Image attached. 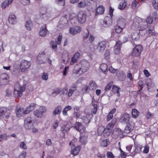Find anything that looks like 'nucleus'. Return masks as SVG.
Instances as JSON below:
<instances>
[{
  "mask_svg": "<svg viewBox=\"0 0 158 158\" xmlns=\"http://www.w3.org/2000/svg\"><path fill=\"white\" fill-rule=\"evenodd\" d=\"M120 89V88H118L117 86H115L114 85H113L112 87V91L114 93L117 94V95L118 96H119V90Z\"/></svg>",
  "mask_w": 158,
  "mask_h": 158,
  "instance_id": "nucleus-32",
  "label": "nucleus"
},
{
  "mask_svg": "<svg viewBox=\"0 0 158 158\" xmlns=\"http://www.w3.org/2000/svg\"><path fill=\"white\" fill-rule=\"evenodd\" d=\"M32 125V123L24 124V127L26 129H31Z\"/></svg>",
  "mask_w": 158,
  "mask_h": 158,
  "instance_id": "nucleus-63",
  "label": "nucleus"
},
{
  "mask_svg": "<svg viewBox=\"0 0 158 158\" xmlns=\"http://www.w3.org/2000/svg\"><path fill=\"white\" fill-rule=\"evenodd\" d=\"M122 132L121 129L118 128H115L112 134V137L115 139H118L119 137L120 138L122 136Z\"/></svg>",
  "mask_w": 158,
  "mask_h": 158,
  "instance_id": "nucleus-9",
  "label": "nucleus"
},
{
  "mask_svg": "<svg viewBox=\"0 0 158 158\" xmlns=\"http://www.w3.org/2000/svg\"><path fill=\"white\" fill-rule=\"evenodd\" d=\"M133 25L139 28V30H144L147 27V22L146 20L138 17L134 19Z\"/></svg>",
  "mask_w": 158,
  "mask_h": 158,
  "instance_id": "nucleus-2",
  "label": "nucleus"
},
{
  "mask_svg": "<svg viewBox=\"0 0 158 158\" xmlns=\"http://www.w3.org/2000/svg\"><path fill=\"white\" fill-rule=\"evenodd\" d=\"M100 68L101 70L105 74L106 73L107 70V65L105 63H102L100 65Z\"/></svg>",
  "mask_w": 158,
  "mask_h": 158,
  "instance_id": "nucleus-29",
  "label": "nucleus"
},
{
  "mask_svg": "<svg viewBox=\"0 0 158 158\" xmlns=\"http://www.w3.org/2000/svg\"><path fill=\"white\" fill-rule=\"evenodd\" d=\"M116 111V109L115 108L113 109L108 114L106 118L107 121H109L112 119L113 117V114Z\"/></svg>",
  "mask_w": 158,
  "mask_h": 158,
  "instance_id": "nucleus-26",
  "label": "nucleus"
},
{
  "mask_svg": "<svg viewBox=\"0 0 158 158\" xmlns=\"http://www.w3.org/2000/svg\"><path fill=\"white\" fill-rule=\"evenodd\" d=\"M112 23V17L106 16L103 21L104 25L105 27H108L111 25Z\"/></svg>",
  "mask_w": 158,
  "mask_h": 158,
  "instance_id": "nucleus-14",
  "label": "nucleus"
},
{
  "mask_svg": "<svg viewBox=\"0 0 158 158\" xmlns=\"http://www.w3.org/2000/svg\"><path fill=\"white\" fill-rule=\"evenodd\" d=\"M20 148L23 149H26L27 148V147L26 143L23 142L21 143L20 145Z\"/></svg>",
  "mask_w": 158,
  "mask_h": 158,
  "instance_id": "nucleus-56",
  "label": "nucleus"
},
{
  "mask_svg": "<svg viewBox=\"0 0 158 158\" xmlns=\"http://www.w3.org/2000/svg\"><path fill=\"white\" fill-rule=\"evenodd\" d=\"M77 86L76 85H73L70 88L69 91L68 93V96L69 97L71 96L74 92L77 89Z\"/></svg>",
  "mask_w": 158,
  "mask_h": 158,
  "instance_id": "nucleus-24",
  "label": "nucleus"
},
{
  "mask_svg": "<svg viewBox=\"0 0 158 158\" xmlns=\"http://www.w3.org/2000/svg\"><path fill=\"white\" fill-rule=\"evenodd\" d=\"M31 23L30 21H27L25 24L26 27L27 28V30H30L31 28Z\"/></svg>",
  "mask_w": 158,
  "mask_h": 158,
  "instance_id": "nucleus-41",
  "label": "nucleus"
},
{
  "mask_svg": "<svg viewBox=\"0 0 158 158\" xmlns=\"http://www.w3.org/2000/svg\"><path fill=\"white\" fill-rule=\"evenodd\" d=\"M31 65L30 61L25 60H22L20 62V67L22 72H24L25 70L29 68Z\"/></svg>",
  "mask_w": 158,
  "mask_h": 158,
  "instance_id": "nucleus-4",
  "label": "nucleus"
},
{
  "mask_svg": "<svg viewBox=\"0 0 158 158\" xmlns=\"http://www.w3.org/2000/svg\"><path fill=\"white\" fill-rule=\"evenodd\" d=\"M130 117L129 114H124L120 118V121L122 123H126L129 121Z\"/></svg>",
  "mask_w": 158,
  "mask_h": 158,
  "instance_id": "nucleus-16",
  "label": "nucleus"
},
{
  "mask_svg": "<svg viewBox=\"0 0 158 158\" xmlns=\"http://www.w3.org/2000/svg\"><path fill=\"white\" fill-rule=\"evenodd\" d=\"M132 117L135 118H136L138 116L139 112L137 110L135 109H133L132 110Z\"/></svg>",
  "mask_w": 158,
  "mask_h": 158,
  "instance_id": "nucleus-36",
  "label": "nucleus"
},
{
  "mask_svg": "<svg viewBox=\"0 0 158 158\" xmlns=\"http://www.w3.org/2000/svg\"><path fill=\"white\" fill-rule=\"evenodd\" d=\"M80 56V53L79 52L76 53L74 56L72 58L70 64L71 65L73 64L79 58Z\"/></svg>",
  "mask_w": 158,
  "mask_h": 158,
  "instance_id": "nucleus-21",
  "label": "nucleus"
},
{
  "mask_svg": "<svg viewBox=\"0 0 158 158\" xmlns=\"http://www.w3.org/2000/svg\"><path fill=\"white\" fill-rule=\"evenodd\" d=\"M7 136L5 134L0 135V141H1L3 140L6 139Z\"/></svg>",
  "mask_w": 158,
  "mask_h": 158,
  "instance_id": "nucleus-57",
  "label": "nucleus"
},
{
  "mask_svg": "<svg viewBox=\"0 0 158 158\" xmlns=\"http://www.w3.org/2000/svg\"><path fill=\"white\" fill-rule=\"evenodd\" d=\"M106 46V43L104 41L99 42L97 45V49L99 52H103Z\"/></svg>",
  "mask_w": 158,
  "mask_h": 158,
  "instance_id": "nucleus-11",
  "label": "nucleus"
},
{
  "mask_svg": "<svg viewBox=\"0 0 158 158\" xmlns=\"http://www.w3.org/2000/svg\"><path fill=\"white\" fill-rule=\"evenodd\" d=\"M104 11V7L102 6H99L96 10V13L97 14H102Z\"/></svg>",
  "mask_w": 158,
  "mask_h": 158,
  "instance_id": "nucleus-33",
  "label": "nucleus"
},
{
  "mask_svg": "<svg viewBox=\"0 0 158 158\" xmlns=\"http://www.w3.org/2000/svg\"><path fill=\"white\" fill-rule=\"evenodd\" d=\"M24 124L32 123V120L31 117H28L24 120Z\"/></svg>",
  "mask_w": 158,
  "mask_h": 158,
  "instance_id": "nucleus-47",
  "label": "nucleus"
},
{
  "mask_svg": "<svg viewBox=\"0 0 158 158\" xmlns=\"http://www.w3.org/2000/svg\"><path fill=\"white\" fill-rule=\"evenodd\" d=\"M61 108L60 106L56 107L55 109L53 112V115L55 116L57 114H59L61 112Z\"/></svg>",
  "mask_w": 158,
  "mask_h": 158,
  "instance_id": "nucleus-34",
  "label": "nucleus"
},
{
  "mask_svg": "<svg viewBox=\"0 0 158 158\" xmlns=\"http://www.w3.org/2000/svg\"><path fill=\"white\" fill-rule=\"evenodd\" d=\"M124 28L119 27L118 26L116 25L115 27V30L117 33H120L122 30V29Z\"/></svg>",
  "mask_w": 158,
  "mask_h": 158,
  "instance_id": "nucleus-43",
  "label": "nucleus"
},
{
  "mask_svg": "<svg viewBox=\"0 0 158 158\" xmlns=\"http://www.w3.org/2000/svg\"><path fill=\"white\" fill-rule=\"evenodd\" d=\"M42 78L43 80L47 81L48 79V74L46 73H44L42 74Z\"/></svg>",
  "mask_w": 158,
  "mask_h": 158,
  "instance_id": "nucleus-49",
  "label": "nucleus"
},
{
  "mask_svg": "<svg viewBox=\"0 0 158 158\" xmlns=\"http://www.w3.org/2000/svg\"><path fill=\"white\" fill-rule=\"evenodd\" d=\"M95 102V100L93 98L92 101V105L93 107L92 109V111L93 113L94 114H96L97 110V105L94 103Z\"/></svg>",
  "mask_w": 158,
  "mask_h": 158,
  "instance_id": "nucleus-28",
  "label": "nucleus"
},
{
  "mask_svg": "<svg viewBox=\"0 0 158 158\" xmlns=\"http://www.w3.org/2000/svg\"><path fill=\"white\" fill-rule=\"evenodd\" d=\"M47 58L44 52L40 53L37 57V62L39 64H44L47 61Z\"/></svg>",
  "mask_w": 158,
  "mask_h": 158,
  "instance_id": "nucleus-6",
  "label": "nucleus"
},
{
  "mask_svg": "<svg viewBox=\"0 0 158 158\" xmlns=\"http://www.w3.org/2000/svg\"><path fill=\"white\" fill-rule=\"evenodd\" d=\"M85 6V3L84 2L81 1L77 5V6L79 8H84Z\"/></svg>",
  "mask_w": 158,
  "mask_h": 158,
  "instance_id": "nucleus-46",
  "label": "nucleus"
},
{
  "mask_svg": "<svg viewBox=\"0 0 158 158\" xmlns=\"http://www.w3.org/2000/svg\"><path fill=\"white\" fill-rule=\"evenodd\" d=\"M140 53L139 52L136 51L135 49H134L133 52L132 53V56H137L140 55Z\"/></svg>",
  "mask_w": 158,
  "mask_h": 158,
  "instance_id": "nucleus-53",
  "label": "nucleus"
},
{
  "mask_svg": "<svg viewBox=\"0 0 158 158\" xmlns=\"http://www.w3.org/2000/svg\"><path fill=\"white\" fill-rule=\"evenodd\" d=\"M134 49L136 51L139 52L140 53L143 50L142 47L140 45H137Z\"/></svg>",
  "mask_w": 158,
  "mask_h": 158,
  "instance_id": "nucleus-42",
  "label": "nucleus"
},
{
  "mask_svg": "<svg viewBox=\"0 0 158 158\" xmlns=\"http://www.w3.org/2000/svg\"><path fill=\"white\" fill-rule=\"evenodd\" d=\"M69 144L70 146H72L71 150V153L74 156L77 155L81 149V146H78L77 147H75L72 141L70 142Z\"/></svg>",
  "mask_w": 158,
  "mask_h": 158,
  "instance_id": "nucleus-5",
  "label": "nucleus"
},
{
  "mask_svg": "<svg viewBox=\"0 0 158 158\" xmlns=\"http://www.w3.org/2000/svg\"><path fill=\"white\" fill-rule=\"evenodd\" d=\"M152 5L156 9L158 8V0H153L152 2Z\"/></svg>",
  "mask_w": 158,
  "mask_h": 158,
  "instance_id": "nucleus-48",
  "label": "nucleus"
},
{
  "mask_svg": "<svg viewBox=\"0 0 158 158\" xmlns=\"http://www.w3.org/2000/svg\"><path fill=\"white\" fill-rule=\"evenodd\" d=\"M41 112L43 114V113H46L47 111V109L46 107L44 106H40L39 108Z\"/></svg>",
  "mask_w": 158,
  "mask_h": 158,
  "instance_id": "nucleus-52",
  "label": "nucleus"
},
{
  "mask_svg": "<svg viewBox=\"0 0 158 158\" xmlns=\"http://www.w3.org/2000/svg\"><path fill=\"white\" fill-rule=\"evenodd\" d=\"M75 127L81 133H83L85 129V127H83L81 124L79 122H76V123Z\"/></svg>",
  "mask_w": 158,
  "mask_h": 158,
  "instance_id": "nucleus-13",
  "label": "nucleus"
},
{
  "mask_svg": "<svg viewBox=\"0 0 158 158\" xmlns=\"http://www.w3.org/2000/svg\"><path fill=\"white\" fill-rule=\"evenodd\" d=\"M81 31V28L79 27H72L69 30L70 33L74 35L79 33Z\"/></svg>",
  "mask_w": 158,
  "mask_h": 158,
  "instance_id": "nucleus-19",
  "label": "nucleus"
},
{
  "mask_svg": "<svg viewBox=\"0 0 158 158\" xmlns=\"http://www.w3.org/2000/svg\"><path fill=\"white\" fill-rule=\"evenodd\" d=\"M97 85L95 82L93 81H91L89 85V88L90 90H94L96 89Z\"/></svg>",
  "mask_w": 158,
  "mask_h": 158,
  "instance_id": "nucleus-31",
  "label": "nucleus"
},
{
  "mask_svg": "<svg viewBox=\"0 0 158 158\" xmlns=\"http://www.w3.org/2000/svg\"><path fill=\"white\" fill-rule=\"evenodd\" d=\"M88 137L87 136L81 135L80 137V141L82 144H85L87 141Z\"/></svg>",
  "mask_w": 158,
  "mask_h": 158,
  "instance_id": "nucleus-27",
  "label": "nucleus"
},
{
  "mask_svg": "<svg viewBox=\"0 0 158 158\" xmlns=\"http://www.w3.org/2000/svg\"><path fill=\"white\" fill-rule=\"evenodd\" d=\"M6 94L5 95L6 97H10L11 96L12 92L9 89H7L6 90Z\"/></svg>",
  "mask_w": 158,
  "mask_h": 158,
  "instance_id": "nucleus-50",
  "label": "nucleus"
},
{
  "mask_svg": "<svg viewBox=\"0 0 158 158\" xmlns=\"http://www.w3.org/2000/svg\"><path fill=\"white\" fill-rule=\"evenodd\" d=\"M149 147L148 145H146L145 146L144 149L143 151V152L144 153H147L149 152Z\"/></svg>",
  "mask_w": 158,
  "mask_h": 158,
  "instance_id": "nucleus-64",
  "label": "nucleus"
},
{
  "mask_svg": "<svg viewBox=\"0 0 158 158\" xmlns=\"http://www.w3.org/2000/svg\"><path fill=\"white\" fill-rule=\"evenodd\" d=\"M126 23L125 19L122 17L119 18L118 20L117 25L123 28H124Z\"/></svg>",
  "mask_w": 158,
  "mask_h": 158,
  "instance_id": "nucleus-17",
  "label": "nucleus"
},
{
  "mask_svg": "<svg viewBox=\"0 0 158 158\" xmlns=\"http://www.w3.org/2000/svg\"><path fill=\"white\" fill-rule=\"evenodd\" d=\"M8 21L10 24H14L16 23V17L14 15H10L8 18Z\"/></svg>",
  "mask_w": 158,
  "mask_h": 158,
  "instance_id": "nucleus-25",
  "label": "nucleus"
},
{
  "mask_svg": "<svg viewBox=\"0 0 158 158\" xmlns=\"http://www.w3.org/2000/svg\"><path fill=\"white\" fill-rule=\"evenodd\" d=\"M122 44V42L120 41H118L117 42L114 48V52L116 54H117L119 53Z\"/></svg>",
  "mask_w": 158,
  "mask_h": 158,
  "instance_id": "nucleus-15",
  "label": "nucleus"
},
{
  "mask_svg": "<svg viewBox=\"0 0 158 158\" xmlns=\"http://www.w3.org/2000/svg\"><path fill=\"white\" fill-rule=\"evenodd\" d=\"M146 21L147 22V25L148 23L151 24L152 22L153 19L151 17L149 16L147 18L146 20Z\"/></svg>",
  "mask_w": 158,
  "mask_h": 158,
  "instance_id": "nucleus-60",
  "label": "nucleus"
},
{
  "mask_svg": "<svg viewBox=\"0 0 158 158\" xmlns=\"http://www.w3.org/2000/svg\"><path fill=\"white\" fill-rule=\"evenodd\" d=\"M104 128L102 126L98 128L97 132L99 135H100L102 133H103Z\"/></svg>",
  "mask_w": 158,
  "mask_h": 158,
  "instance_id": "nucleus-44",
  "label": "nucleus"
},
{
  "mask_svg": "<svg viewBox=\"0 0 158 158\" xmlns=\"http://www.w3.org/2000/svg\"><path fill=\"white\" fill-rule=\"evenodd\" d=\"M111 132L112 131L111 130H109L106 128H104L103 135L105 137H107L110 135Z\"/></svg>",
  "mask_w": 158,
  "mask_h": 158,
  "instance_id": "nucleus-37",
  "label": "nucleus"
},
{
  "mask_svg": "<svg viewBox=\"0 0 158 158\" xmlns=\"http://www.w3.org/2000/svg\"><path fill=\"white\" fill-rule=\"evenodd\" d=\"M88 89V87L87 86L85 85H83L81 91L83 94H84L87 92Z\"/></svg>",
  "mask_w": 158,
  "mask_h": 158,
  "instance_id": "nucleus-45",
  "label": "nucleus"
},
{
  "mask_svg": "<svg viewBox=\"0 0 158 158\" xmlns=\"http://www.w3.org/2000/svg\"><path fill=\"white\" fill-rule=\"evenodd\" d=\"M89 62L86 60L81 61L78 65L75 66L73 72L76 74H82L87 71L89 68Z\"/></svg>",
  "mask_w": 158,
  "mask_h": 158,
  "instance_id": "nucleus-1",
  "label": "nucleus"
},
{
  "mask_svg": "<svg viewBox=\"0 0 158 158\" xmlns=\"http://www.w3.org/2000/svg\"><path fill=\"white\" fill-rule=\"evenodd\" d=\"M60 90L59 89L56 88L54 90L53 92L52 93V94L53 95H54V96H56L58 94H59L60 92Z\"/></svg>",
  "mask_w": 158,
  "mask_h": 158,
  "instance_id": "nucleus-51",
  "label": "nucleus"
},
{
  "mask_svg": "<svg viewBox=\"0 0 158 158\" xmlns=\"http://www.w3.org/2000/svg\"><path fill=\"white\" fill-rule=\"evenodd\" d=\"M34 114L38 118H41L43 117V114L39 109L36 110L34 111Z\"/></svg>",
  "mask_w": 158,
  "mask_h": 158,
  "instance_id": "nucleus-30",
  "label": "nucleus"
},
{
  "mask_svg": "<svg viewBox=\"0 0 158 158\" xmlns=\"http://www.w3.org/2000/svg\"><path fill=\"white\" fill-rule=\"evenodd\" d=\"M62 38V35L61 33H60L58 37L56 40V44L60 45L61 44V41Z\"/></svg>",
  "mask_w": 158,
  "mask_h": 158,
  "instance_id": "nucleus-38",
  "label": "nucleus"
},
{
  "mask_svg": "<svg viewBox=\"0 0 158 158\" xmlns=\"http://www.w3.org/2000/svg\"><path fill=\"white\" fill-rule=\"evenodd\" d=\"M8 76L6 73H3L0 75V84L3 85L6 84L8 81Z\"/></svg>",
  "mask_w": 158,
  "mask_h": 158,
  "instance_id": "nucleus-8",
  "label": "nucleus"
},
{
  "mask_svg": "<svg viewBox=\"0 0 158 158\" xmlns=\"http://www.w3.org/2000/svg\"><path fill=\"white\" fill-rule=\"evenodd\" d=\"M135 124L132 122H129L127 124L124 130V132L126 134H128L134 128Z\"/></svg>",
  "mask_w": 158,
  "mask_h": 158,
  "instance_id": "nucleus-7",
  "label": "nucleus"
},
{
  "mask_svg": "<svg viewBox=\"0 0 158 158\" xmlns=\"http://www.w3.org/2000/svg\"><path fill=\"white\" fill-rule=\"evenodd\" d=\"M113 84V82H110L108 83L105 88V90L106 91H108L110 90L111 86L112 87Z\"/></svg>",
  "mask_w": 158,
  "mask_h": 158,
  "instance_id": "nucleus-40",
  "label": "nucleus"
},
{
  "mask_svg": "<svg viewBox=\"0 0 158 158\" xmlns=\"http://www.w3.org/2000/svg\"><path fill=\"white\" fill-rule=\"evenodd\" d=\"M61 92L63 95H66L68 93V89L66 87H65L62 90Z\"/></svg>",
  "mask_w": 158,
  "mask_h": 158,
  "instance_id": "nucleus-59",
  "label": "nucleus"
},
{
  "mask_svg": "<svg viewBox=\"0 0 158 158\" xmlns=\"http://www.w3.org/2000/svg\"><path fill=\"white\" fill-rule=\"evenodd\" d=\"M9 4L7 3V1H4L3 2L2 4V9H5L7 6H8Z\"/></svg>",
  "mask_w": 158,
  "mask_h": 158,
  "instance_id": "nucleus-61",
  "label": "nucleus"
},
{
  "mask_svg": "<svg viewBox=\"0 0 158 158\" xmlns=\"http://www.w3.org/2000/svg\"><path fill=\"white\" fill-rule=\"evenodd\" d=\"M25 89V85H23L21 86L18 82L16 83L14 87V94L15 97H21L22 95V92Z\"/></svg>",
  "mask_w": 158,
  "mask_h": 158,
  "instance_id": "nucleus-3",
  "label": "nucleus"
},
{
  "mask_svg": "<svg viewBox=\"0 0 158 158\" xmlns=\"http://www.w3.org/2000/svg\"><path fill=\"white\" fill-rule=\"evenodd\" d=\"M106 156L108 158H114V156L112 152H108L107 153Z\"/></svg>",
  "mask_w": 158,
  "mask_h": 158,
  "instance_id": "nucleus-55",
  "label": "nucleus"
},
{
  "mask_svg": "<svg viewBox=\"0 0 158 158\" xmlns=\"http://www.w3.org/2000/svg\"><path fill=\"white\" fill-rule=\"evenodd\" d=\"M27 155L26 152H22L19 156V158H25Z\"/></svg>",
  "mask_w": 158,
  "mask_h": 158,
  "instance_id": "nucleus-58",
  "label": "nucleus"
},
{
  "mask_svg": "<svg viewBox=\"0 0 158 158\" xmlns=\"http://www.w3.org/2000/svg\"><path fill=\"white\" fill-rule=\"evenodd\" d=\"M110 55V52L108 50H106L105 51L104 54L105 57L106 59H107L109 58Z\"/></svg>",
  "mask_w": 158,
  "mask_h": 158,
  "instance_id": "nucleus-62",
  "label": "nucleus"
},
{
  "mask_svg": "<svg viewBox=\"0 0 158 158\" xmlns=\"http://www.w3.org/2000/svg\"><path fill=\"white\" fill-rule=\"evenodd\" d=\"M117 120L116 118L113 119L111 122L109 123L106 126V128L109 130L112 131V130L114 127V126L116 123Z\"/></svg>",
  "mask_w": 158,
  "mask_h": 158,
  "instance_id": "nucleus-20",
  "label": "nucleus"
},
{
  "mask_svg": "<svg viewBox=\"0 0 158 158\" xmlns=\"http://www.w3.org/2000/svg\"><path fill=\"white\" fill-rule=\"evenodd\" d=\"M127 6V1L125 0H123L120 2L118 8L120 10H123L125 9Z\"/></svg>",
  "mask_w": 158,
  "mask_h": 158,
  "instance_id": "nucleus-23",
  "label": "nucleus"
},
{
  "mask_svg": "<svg viewBox=\"0 0 158 158\" xmlns=\"http://www.w3.org/2000/svg\"><path fill=\"white\" fill-rule=\"evenodd\" d=\"M137 5V1L135 0H134L132 3L131 7L133 9H135Z\"/></svg>",
  "mask_w": 158,
  "mask_h": 158,
  "instance_id": "nucleus-54",
  "label": "nucleus"
},
{
  "mask_svg": "<svg viewBox=\"0 0 158 158\" xmlns=\"http://www.w3.org/2000/svg\"><path fill=\"white\" fill-rule=\"evenodd\" d=\"M131 38L132 40L134 41H137L139 38V35L137 32H134L131 35Z\"/></svg>",
  "mask_w": 158,
  "mask_h": 158,
  "instance_id": "nucleus-35",
  "label": "nucleus"
},
{
  "mask_svg": "<svg viewBox=\"0 0 158 158\" xmlns=\"http://www.w3.org/2000/svg\"><path fill=\"white\" fill-rule=\"evenodd\" d=\"M25 110L23 107H20L19 106H17L15 109V112L17 116L18 117H21L23 114H25Z\"/></svg>",
  "mask_w": 158,
  "mask_h": 158,
  "instance_id": "nucleus-12",
  "label": "nucleus"
},
{
  "mask_svg": "<svg viewBox=\"0 0 158 158\" xmlns=\"http://www.w3.org/2000/svg\"><path fill=\"white\" fill-rule=\"evenodd\" d=\"M78 20L81 23H83L86 20V15L82 11H79L77 14Z\"/></svg>",
  "mask_w": 158,
  "mask_h": 158,
  "instance_id": "nucleus-10",
  "label": "nucleus"
},
{
  "mask_svg": "<svg viewBox=\"0 0 158 158\" xmlns=\"http://www.w3.org/2000/svg\"><path fill=\"white\" fill-rule=\"evenodd\" d=\"M109 140L108 139H106L102 141L101 143V145L103 147H106L109 144Z\"/></svg>",
  "mask_w": 158,
  "mask_h": 158,
  "instance_id": "nucleus-39",
  "label": "nucleus"
},
{
  "mask_svg": "<svg viewBox=\"0 0 158 158\" xmlns=\"http://www.w3.org/2000/svg\"><path fill=\"white\" fill-rule=\"evenodd\" d=\"M36 105L34 103H31L28 106L25 110V114H28L33 110L36 107Z\"/></svg>",
  "mask_w": 158,
  "mask_h": 158,
  "instance_id": "nucleus-18",
  "label": "nucleus"
},
{
  "mask_svg": "<svg viewBox=\"0 0 158 158\" xmlns=\"http://www.w3.org/2000/svg\"><path fill=\"white\" fill-rule=\"evenodd\" d=\"M47 30L46 26L42 27L39 32V35L41 36H44L47 34Z\"/></svg>",
  "mask_w": 158,
  "mask_h": 158,
  "instance_id": "nucleus-22",
  "label": "nucleus"
}]
</instances>
